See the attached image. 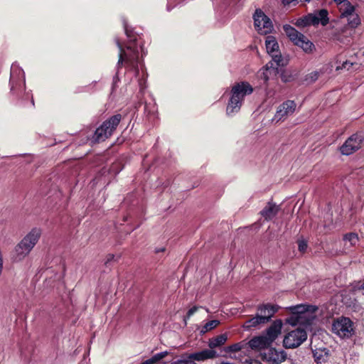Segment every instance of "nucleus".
I'll list each match as a JSON object with an SVG mask.
<instances>
[{"mask_svg":"<svg viewBox=\"0 0 364 364\" xmlns=\"http://www.w3.org/2000/svg\"><path fill=\"white\" fill-rule=\"evenodd\" d=\"M338 5V8L340 7V6L343 4H344L345 1H348V0H333Z\"/></svg>","mask_w":364,"mask_h":364,"instance_id":"ea45409f","label":"nucleus"},{"mask_svg":"<svg viewBox=\"0 0 364 364\" xmlns=\"http://www.w3.org/2000/svg\"><path fill=\"white\" fill-rule=\"evenodd\" d=\"M171 364H196L195 362L189 359L188 356H181L180 359L173 361Z\"/></svg>","mask_w":364,"mask_h":364,"instance_id":"c756f323","label":"nucleus"},{"mask_svg":"<svg viewBox=\"0 0 364 364\" xmlns=\"http://www.w3.org/2000/svg\"><path fill=\"white\" fill-rule=\"evenodd\" d=\"M306 16L307 23L309 25H318L319 23L316 14H310Z\"/></svg>","mask_w":364,"mask_h":364,"instance_id":"7c9ffc66","label":"nucleus"},{"mask_svg":"<svg viewBox=\"0 0 364 364\" xmlns=\"http://www.w3.org/2000/svg\"><path fill=\"white\" fill-rule=\"evenodd\" d=\"M168 354V353L167 351L160 352L154 355L151 358L142 362L141 364H155L164 358Z\"/></svg>","mask_w":364,"mask_h":364,"instance_id":"bb28decb","label":"nucleus"},{"mask_svg":"<svg viewBox=\"0 0 364 364\" xmlns=\"http://www.w3.org/2000/svg\"><path fill=\"white\" fill-rule=\"evenodd\" d=\"M341 21L346 19L348 26L352 28L360 23V19L355 12V7L349 1H345L338 7Z\"/></svg>","mask_w":364,"mask_h":364,"instance_id":"423d86ee","label":"nucleus"},{"mask_svg":"<svg viewBox=\"0 0 364 364\" xmlns=\"http://www.w3.org/2000/svg\"><path fill=\"white\" fill-rule=\"evenodd\" d=\"M191 360L194 361H204L208 359L215 358L218 354L213 349H205L199 352H196L187 355Z\"/></svg>","mask_w":364,"mask_h":364,"instance_id":"dca6fc26","label":"nucleus"},{"mask_svg":"<svg viewBox=\"0 0 364 364\" xmlns=\"http://www.w3.org/2000/svg\"><path fill=\"white\" fill-rule=\"evenodd\" d=\"M228 339L226 334H221L215 338H213L209 341V347L210 349L219 347L223 345Z\"/></svg>","mask_w":364,"mask_h":364,"instance_id":"393cba45","label":"nucleus"},{"mask_svg":"<svg viewBox=\"0 0 364 364\" xmlns=\"http://www.w3.org/2000/svg\"><path fill=\"white\" fill-rule=\"evenodd\" d=\"M295 109V102L291 100H287L279 106L272 120L277 122L284 120L287 117L292 114Z\"/></svg>","mask_w":364,"mask_h":364,"instance_id":"ddd939ff","label":"nucleus"},{"mask_svg":"<svg viewBox=\"0 0 364 364\" xmlns=\"http://www.w3.org/2000/svg\"><path fill=\"white\" fill-rule=\"evenodd\" d=\"M307 338V333L303 328H298L289 332L284 338L283 343L286 348H295L299 347Z\"/></svg>","mask_w":364,"mask_h":364,"instance_id":"0eeeda50","label":"nucleus"},{"mask_svg":"<svg viewBox=\"0 0 364 364\" xmlns=\"http://www.w3.org/2000/svg\"><path fill=\"white\" fill-rule=\"evenodd\" d=\"M279 67V66H277L273 60L269 61L260 70V78L264 82L268 81L269 79L277 75Z\"/></svg>","mask_w":364,"mask_h":364,"instance_id":"2eb2a0df","label":"nucleus"},{"mask_svg":"<svg viewBox=\"0 0 364 364\" xmlns=\"http://www.w3.org/2000/svg\"><path fill=\"white\" fill-rule=\"evenodd\" d=\"M243 346L244 345L242 343H235L227 347L226 350L227 352H238L242 348Z\"/></svg>","mask_w":364,"mask_h":364,"instance_id":"2f4dec72","label":"nucleus"},{"mask_svg":"<svg viewBox=\"0 0 364 364\" xmlns=\"http://www.w3.org/2000/svg\"><path fill=\"white\" fill-rule=\"evenodd\" d=\"M198 308H199L198 306H195L191 308L188 311L187 314H186V316L184 318V321H185L186 323V321L188 319H189L198 311Z\"/></svg>","mask_w":364,"mask_h":364,"instance_id":"f704fd0d","label":"nucleus"},{"mask_svg":"<svg viewBox=\"0 0 364 364\" xmlns=\"http://www.w3.org/2000/svg\"><path fill=\"white\" fill-rule=\"evenodd\" d=\"M353 65H354L353 63L350 62L349 60H346V61L343 62L341 66H337L336 70H339L344 69V70H348L350 69V68L352 67Z\"/></svg>","mask_w":364,"mask_h":364,"instance_id":"72a5a7b5","label":"nucleus"},{"mask_svg":"<svg viewBox=\"0 0 364 364\" xmlns=\"http://www.w3.org/2000/svg\"><path fill=\"white\" fill-rule=\"evenodd\" d=\"M121 119V114H116L104 122L103 124L96 129L93 136L94 140L97 142L103 141L110 136L119 124Z\"/></svg>","mask_w":364,"mask_h":364,"instance_id":"39448f33","label":"nucleus"},{"mask_svg":"<svg viewBox=\"0 0 364 364\" xmlns=\"http://www.w3.org/2000/svg\"><path fill=\"white\" fill-rule=\"evenodd\" d=\"M278 307L269 304L259 306L257 308V314L267 319V323L271 319L274 314L277 311Z\"/></svg>","mask_w":364,"mask_h":364,"instance_id":"6ab92c4d","label":"nucleus"},{"mask_svg":"<svg viewBox=\"0 0 364 364\" xmlns=\"http://www.w3.org/2000/svg\"><path fill=\"white\" fill-rule=\"evenodd\" d=\"M41 235V230L39 228H33L22 240L21 242L33 250Z\"/></svg>","mask_w":364,"mask_h":364,"instance_id":"a211bd4d","label":"nucleus"},{"mask_svg":"<svg viewBox=\"0 0 364 364\" xmlns=\"http://www.w3.org/2000/svg\"><path fill=\"white\" fill-rule=\"evenodd\" d=\"M280 208L275 203L269 202L264 209L261 211V215L266 220L272 219L279 212Z\"/></svg>","mask_w":364,"mask_h":364,"instance_id":"412c9836","label":"nucleus"},{"mask_svg":"<svg viewBox=\"0 0 364 364\" xmlns=\"http://www.w3.org/2000/svg\"><path fill=\"white\" fill-rule=\"evenodd\" d=\"M265 46L267 52L272 56V60H273L277 66H283L284 65V59L279 50V44L276 38L272 36H267Z\"/></svg>","mask_w":364,"mask_h":364,"instance_id":"9b49d317","label":"nucleus"},{"mask_svg":"<svg viewBox=\"0 0 364 364\" xmlns=\"http://www.w3.org/2000/svg\"><path fill=\"white\" fill-rule=\"evenodd\" d=\"M306 1H309L310 0H305Z\"/></svg>","mask_w":364,"mask_h":364,"instance_id":"37998d69","label":"nucleus"},{"mask_svg":"<svg viewBox=\"0 0 364 364\" xmlns=\"http://www.w3.org/2000/svg\"><path fill=\"white\" fill-rule=\"evenodd\" d=\"M220 323L219 321L218 320H212L208 322H207L201 329V333H206L213 328H215L218 324Z\"/></svg>","mask_w":364,"mask_h":364,"instance_id":"c85d7f7f","label":"nucleus"},{"mask_svg":"<svg viewBox=\"0 0 364 364\" xmlns=\"http://www.w3.org/2000/svg\"><path fill=\"white\" fill-rule=\"evenodd\" d=\"M11 91L14 92L21 85L25 87V73L17 64H12L10 76Z\"/></svg>","mask_w":364,"mask_h":364,"instance_id":"f8f14e48","label":"nucleus"},{"mask_svg":"<svg viewBox=\"0 0 364 364\" xmlns=\"http://www.w3.org/2000/svg\"><path fill=\"white\" fill-rule=\"evenodd\" d=\"M267 360L273 364H280L287 358V353L284 350H278L275 348H271L265 354Z\"/></svg>","mask_w":364,"mask_h":364,"instance_id":"f3484780","label":"nucleus"},{"mask_svg":"<svg viewBox=\"0 0 364 364\" xmlns=\"http://www.w3.org/2000/svg\"><path fill=\"white\" fill-rule=\"evenodd\" d=\"M313 355L317 364L326 363L329 358L328 350L326 348H316L313 350Z\"/></svg>","mask_w":364,"mask_h":364,"instance_id":"5701e85b","label":"nucleus"},{"mask_svg":"<svg viewBox=\"0 0 364 364\" xmlns=\"http://www.w3.org/2000/svg\"><path fill=\"white\" fill-rule=\"evenodd\" d=\"M332 331L341 338H348L353 331V323L348 318H338L332 323Z\"/></svg>","mask_w":364,"mask_h":364,"instance_id":"9d476101","label":"nucleus"},{"mask_svg":"<svg viewBox=\"0 0 364 364\" xmlns=\"http://www.w3.org/2000/svg\"><path fill=\"white\" fill-rule=\"evenodd\" d=\"M321 73H322L321 70L313 71L308 75L306 80L310 82H314L319 77Z\"/></svg>","mask_w":364,"mask_h":364,"instance_id":"473e14b6","label":"nucleus"},{"mask_svg":"<svg viewBox=\"0 0 364 364\" xmlns=\"http://www.w3.org/2000/svg\"><path fill=\"white\" fill-rule=\"evenodd\" d=\"M338 5V8L340 7V6L343 4H344L345 1H348V0H333Z\"/></svg>","mask_w":364,"mask_h":364,"instance_id":"58836bf2","label":"nucleus"},{"mask_svg":"<svg viewBox=\"0 0 364 364\" xmlns=\"http://www.w3.org/2000/svg\"><path fill=\"white\" fill-rule=\"evenodd\" d=\"M283 28L291 41H292L294 45L300 47L305 53H311L315 50L314 43L290 25L286 24L283 26Z\"/></svg>","mask_w":364,"mask_h":364,"instance_id":"20e7f679","label":"nucleus"},{"mask_svg":"<svg viewBox=\"0 0 364 364\" xmlns=\"http://www.w3.org/2000/svg\"><path fill=\"white\" fill-rule=\"evenodd\" d=\"M306 16H304V18H299L296 21V26H308Z\"/></svg>","mask_w":364,"mask_h":364,"instance_id":"c9c22d12","label":"nucleus"},{"mask_svg":"<svg viewBox=\"0 0 364 364\" xmlns=\"http://www.w3.org/2000/svg\"><path fill=\"white\" fill-rule=\"evenodd\" d=\"M255 364H260V363H257V362H255Z\"/></svg>","mask_w":364,"mask_h":364,"instance_id":"79ce46f5","label":"nucleus"},{"mask_svg":"<svg viewBox=\"0 0 364 364\" xmlns=\"http://www.w3.org/2000/svg\"><path fill=\"white\" fill-rule=\"evenodd\" d=\"M267 323V319L262 318L257 314L255 316L248 319L243 324V328L245 329H249L252 327H256L259 324H264Z\"/></svg>","mask_w":364,"mask_h":364,"instance_id":"b1692460","label":"nucleus"},{"mask_svg":"<svg viewBox=\"0 0 364 364\" xmlns=\"http://www.w3.org/2000/svg\"><path fill=\"white\" fill-rule=\"evenodd\" d=\"M338 5V8L340 7V6L343 4H344L345 1H348V0H333Z\"/></svg>","mask_w":364,"mask_h":364,"instance_id":"4c0bfd02","label":"nucleus"},{"mask_svg":"<svg viewBox=\"0 0 364 364\" xmlns=\"http://www.w3.org/2000/svg\"><path fill=\"white\" fill-rule=\"evenodd\" d=\"M291 316L286 319V323L291 326H309L316 318L317 306L299 304L289 307Z\"/></svg>","mask_w":364,"mask_h":364,"instance_id":"7ed1b4c3","label":"nucleus"},{"mask_svg":"<svg viewBox=\"0 0 364 364\" xmlns=\"http://www.w3.org/2000/svg\"><path fill=\"white\" fill-rule=\"evenodd\" d=\"M343 242L346 247H350L358 242V237L357 234L349 233L344 236Z\"/></svg>","mask_w":364,"mask_h":364,"instance_id":"a878e982","label":"nucleus"},{"mask_svg":"<svg viewBox=\"0 0 364 364\" xmlns=\"http://www.w3.org/2000/svg\"><path fill=\"white\" fill-rule=\"evenodd\" d=\"M316 16L318 20V22L321 23L323 26H326L328 23V13L326 9H321L318 13H316Z\"/></svg>","mask_w":364,"mask_h":364,"instance_id":"cd10ccee","label":"nucleus"},{"mask_svg":"<svg viewBox=\"0 0 364 364\" xmlns=\"http://www.w3.org/2000/svg\"><path fill=\"white\" fill-rule=\"evenodd\" d=\"M32 250L21 241L16 246L14 250V260L19 262L28 255Z\"/></svg>","mask_w":364,"mask_h":364,"instance_id":"aec40b11","label":"nucleus"},{"mask_svg":"<svg viewBox=\"0 0 364 364\" xmlns=\"http://www.w3.org/2000/svg\"><path fill=\"white\" fill-rule=\"evenodd\" d=\"M335 38H336V40H338V41H340V37H339V36H338V35H336V34L335 35Z\"/></svg>","mask_w":364,"mask_h":364,"instance_id":"a19ab883","label":"nucleus"},{"mask_svg":"<svg viewBox=\"0 0 364 364\" xmlns=\"http://www.w3.org/2000/svg\"><path fill=\"white\" fill-rule=\"evenodd\" d=\"M364 140L362 132L350 136L340 147V151L343 155L348 156L361 148Z\"/></svg>","mask_w":364,"mask_h":364,"instance_id":"1a4fd4ad","label":"nucleus"},{"mask_svg":"<svg viewBox=\"0 0 364 364\" xmlns=\"http://www.w3.org/2000/svg\"><path fill=\"white\" fill-rule=\"evenodd\" d=\"M248 344L252 349H262L270 346L264 335L252 338Z\"/></svg>","mask_w":364,"mask_h":364,"instance_id":"4be33fe9","label":"nucleus"},{"mask_svg":"<svg viewBox=\"0 0 364 364\" xmlns=\"http://www.w3.org/2000/svg\"><path fill=\"white\" fill-rule=\"evenodd\" d=\"M125 33L129 38V43L124 48L122 43L116 39V43L119 50V58L117 63V68L124 63L125 67L132 70L136 76L139 70H142V57L144 55L143 48L137 41L132 37L126 23H124Z\"/></svg>","mask_w":364,"mask_h":364,"instance_id":"f257e3e1","label":"nucleus"},{"mask_svg":"<svg viewBox=\"0 0 364 364\" xmlns=\"http://www.w3.org/2000/svg\"><path fill=\"white\" fill-rule=\"evenodd\" d=\"M306 248H307V243L305 241L301 240V241L299 242V250L300 252H305Z\"/></svg>","mask_w":364,"mask_h":364,"instance_id":"e433bc0d","label":"nucleus"},{"mask_svg":"<svg viewBox=\"0 0 364 364\" xmlns=\"http://www.w3.org/2000/svg\"><path fill=\"white\" fill-rule=\"evenodd\" d=\"M282 325V320H275L267 329L264 336L270 345L277 338L279 335L281 334Z\"/></svg>","mask_w":364,"mask_h":364,"instance_id":"4468645a","label":"nucleus"},{"mask_svg":"<svg viewBox=\"0 0 364 364\" xmlns=\"http://www.w3.org/2000/svg\"><path fill=\"white\" fill-rule=\"evenodd\" d=\"M253 92L252 86L247 82L242 81L234 84L230 90V98L226 107V114L233 116L237 113L243 104L245 97Z\"/></svg>","mask_w":364,"mask_h":364,"instance_id":"f03ea898","label":"nucleus"},{"mask_svg":"<svg viewBox=\"0 0 364 364\" xmlns=\"http://www.w3.org/2000/svg\"><path fill=\"white\" fill-rule=\"evenodd\" d=\"M255 27L259 33L267 35L273 30V25L270 18L260 10L257 9L253 16Z\"/></svg>","mask_w":364,"mask_h":364,"instance_id":"6e6552de","label":"nucleus"}]
</instances>
